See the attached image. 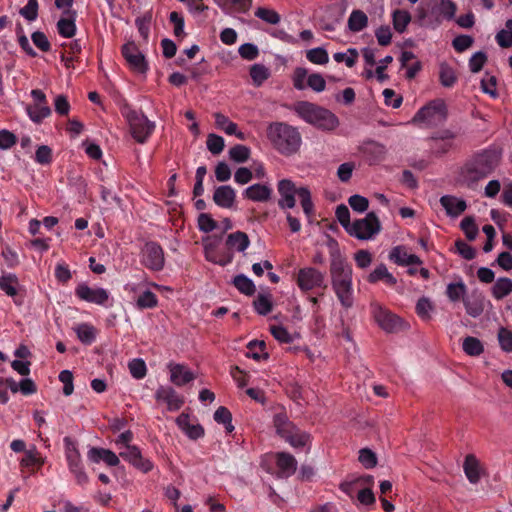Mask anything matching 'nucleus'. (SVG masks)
<instances>
[{
  "label": "nucleus",
  "instance_id": "12",
  "mask_svg": "<svg viewBox=\"0 0 512 512\" xmlns=\"http://www.w3.org/2000/svg\"><path fill=\"white\" fill-rule=\"evenodd\" d=\"M357 150L370 166L383 162L387 154L386 146L372 139L364 140L358 145Z\"/></svg>",
  "mask_w": 512,
  "mask_h": 512
},
{
  "label": "nucleus",
  "instance_id": "20",
  "mask_svg": "<svg viewBox=\"0 0 512 512\" xmlns=\"http://www.w3.org/2000/svg\"><path fill=\"white\" fill-rule=\"evenodd\" d=\"M87 457L94 463L103 461L111 467L117 466L120 463L119 456H117L113 451L105 448L92 447L88 451Z\"/></svg>",
  "mask_w": 512,
  "mask_h": 512
},
{
  "label": "nucleus",
  "instance_id": "47",
  "mask_svg": "<svg viewBox=\"0 0 512 512\" xmlns=\"http://www.w3.org/2000/svg\"><path fill=\"white\" fill-rule=\"evenodd\" d=\"M298 197L300 198L302 209L305 215L310 218L314 213V204L311 199V193L308 188H298Z\"/></svg>",
  "mask_w": 512,
  "mask_h": 512
},
{
  "label": "nucleus",
  "instance_id": "25",
  "mask_svg": "<svg viewBox=\"0 0 512 512\" xmlns=\"http://www.w3.org/2000/svg\"><path fill=\"white\" fill-rule=\"evenodd\" d=\"M272 189L265 184H253L243 191V197L255 202H266L271 198Z\"/></svg>",
  "mask_w": 512,
  "mask_h": 512
},
{
  "label": "nucleus",
  "instance_id": "21",
  "mask_svg": "<svg viewBox=\"0 0 512 512\" xmlns=\"http://www.w3.org/2000/svg\"><path fill=\"white\" fill-rule=\"evenodd\" d=\"M440 204L450 217H458L467 208V203L463 199H459L452 195H444L440 198Z\"/></svg>",
  "mask_w": 512,
  "mask_h": 512
},
{
  "label": "nucleus",
  "instance_id": "37",
  "mask_svg": "<svg viewBox=\"0 0 512 512\" xmlns=\"http://www.w3.org/2000/svg\"><path fill=\"white\" fill-rule=\"evenodd\" d=\"M247 353L246 356L248 358H252L256 361H260L261 359H268V353L264 352L266 349V343L263 340H252L247 345Z\"/></svg>",
  "mask_w": 512,
  "mask_h": 512
},
{
  "label": "nucleus",
  "instance_id": "57",
  "mask_svg": "<svg viewBox=\"0 0 512 512\" xmlns=\"http://www.w3.org/2000/svg\"><path fill=\"white\" fill-rule=\"evenodd\" d=\"M157 304V296L150 290L144 291L137 299V306L141 309L154 308Z\"/></svg>",
  "mask_w": 512,
  "mask_h": 512
},
{
  "label": "nucleus",
  "instance_id": "61",
  "mask_svg": "<svg viewBox=\"0 0 512 512\" xmlns=\"http://www.w3.org/2000/svg\"><path fill=\"white\" fill-rule=\"evenodd\" d=\"M358 459L366 469H371L377 464V457L375 453L368 448H363L359 451Z\"/></svg>",
  "mask_w": 512,
  "mask_h": 512
},
{
  "label": "nucleus",
  "instance_id": "24",
  "mask_svg": "<svg viewBox=\"0 0 512 512\" xmlns=\"http://www.w3.org/2000/svg\"><path fill=\"white\" fill-rule=\"evenodd\" d=\"M64 15L67 17H61L57 22V31L60 36L65 38H72L76 33L75 16L76 12L71 10H64Z\"/></svg>",
  "mask_w": 512,
  "mask_h": 512
},
{
  "label": "nucleus",
  "instance_id": "33",
  "mask_svg": "<svg viewBox=\"0 0 512 512\" xmlns=\"http://www.w3.org/2000/svg\"><path fill=\"white\" fill-rule=\"evenodd\" d=\"M347 24L350 31L360 32L368 26V17L362 10L355 9L351 12Z\"/></svg>",
  "mask_w": 512,
  "mask_h": 512
},
{
  "label": "nucleus",
  "instance_id": "41",
  "mask_svg": "<svg viewBox=\"0 0 512 512\" xmlns=\"http://www.w3.org/2000/svg\"><path fill=\"white\" fill-rule=\"evenodd\" d=\"M433 10L442 15L447 20H452L455 16L457 7L451 0H436Z\"/></svg>",
  "mask_w": 512,
  "mask_h": 512
},
{
  "label": "nucleus",
  "instance_id": "8",
  "mask_svg": "<svg viewBox=\"0 0 512 512\" xmlns=\"http://www.w3.org/2000/svg\"><path fill=\"white\" fill-rule=\"evenodd\" d=\"M380 229L378 217L374 212H369L364 218L355 220L348 233L358 239L366 240L379 233Z\"/></svg>",
  "mask_w": 512,
  "mask_h": 512
},
{
  "label": "nucleus",
  "instance_id": "40",
  "mask_svg": "<svg viewBox=\"0 0 512 512\" xmlns=\"http://www.w3.org/2000/svg\"><path fill=\"white\" fill-rule=\"evenodd\" d=\"M462 348L469 356H479L484 351L482 342L473 336H467L464 338Z\"/></svg>",
  "mask_w": 512,
  "mask_h": 512
},
{
  "label": "nucleus",
  "instance_id": "64",
  "mask_svg": "<svg viewBox=\"0 0 512 512\" xmlns=\"http://www.w3.org/2000/svg\"><path fill=\"white\" fill-rule=\"evenodd\" d=\"M307 86L315 92H322L326 88V81L319 73H312L307 78Z\"/></svg>",
  "mask_w": 512,
  "mask_h": 512
},
{
  "label": "nucleus",
  "instance_id": "17",
  "mask_svg": "<svg viewBox=\"0 0 512 512\" xmlns=\"http://www.w3.org/2000/svg\"><path fill=\"white\" fill-rule=\"evenodd\" d=\"M455 138V134L450 130H442L432 136L431 149L437 155H443L447 153L453 146L452 140Z\"/></svg>",
  "mask_w": 512,
  "mask_h": 512
},
{
  "label": "nucleus",
  "instance_id": "55",
  "mask_svg": "<svg viewBox=\"0 0 512 512\" xmlns=\"http://www.w3.org/2000/svg\"><path fill=\"white\" fill-rule=\"evenodd\" d=\"M38 0H28L27 4L19 10V14L27 21H35L38 17Z\"/></svg>",
  "mask_w": 512,
  "mask_h": 512
},
{
  "label": "nucleus",
  "instance_id": "13",
  "mask_svg": "<svg viewBox=\"0 0 512 512\" xmlns=\"http://www.w3.org/2000/svg\"><path fill=\"white\" fill-rule=\"evenodd\" d=\"M371 313L377 324L386 332L393 333L399 330L401 319L379 303H371Z\"/></svg>",
  "mask_w": 512,
  "mask_h": 512
},
{
  "label": "nucleus",
  "instance_id": "28",
  "mask_svg": "<svg viewBox=\"0 0 512 512\" xmlns=\"http://www.w3.org/2000/svg\"><path fill=\"white\" fill-rule=\"evenodd\" d=\"M293 109L299 117L313 124L317 117L319 106L308 101H298L294 104Z\"/></svg>",
  "mask_w": 512,
  "mask_h": 512
},
{
  "label": "nucleus",
  "instance_id": "15",
  "mask_svg": "<svg viewBox=\"0 0 512 512\" xmlns=\"http://www.w3.org/2000/svg\"><path fill=\"white\" fill-rule=\"evenodd\" d=\"M277 189L281 196L278 206L281 209L293 208L296 203L295 195H298V189L294 183L289 179H282L278 182Z\"/></svg>",
  "mask_w": 512,
  "mask_h": 512
},
{
  "label": "nucleus",
  "instance_id": "44",
  "mask_svg": "<svg viewBox=\"0 0 512 512\" xmlns=\"http://www.w3.org/2000/svg\"><path fill=\"white\" fill-rule=\"evenodd\" d=\"M214 420L219 424H223L227 433H231L234 430L232 414L226 407L220 406L217 408L214 412Z\"/></svg>",
  "mask_w": 512,
  "mask_h": 512
},
{
  "label": "nucleus",
  "instance_id": "50",
  "mask_svg": "<svg viewBox=\"0 0 512 512\" xmlns=\"http://www.w3.org/2000/svg\"><path fill=\"white\" fill-rule=\"evenodd\" d=\"M467 287L465 283L460 280L457 283H450L447 286L446 294L452 302L459 301L466 294Z\"/></svg>",
  "mask_w": 512,
  "mask_h": 512
},
{
  "label": "nucleus",
  "instance_id": "27",
  "mask_svg": "<svg viewBox=\"0 0 512 512\" xmlns=\"http://www.w3.org/2000/svg\"><path fill=\"white\" fill-rule=\"evenodd\" d=\"M170 379L177 386H183L195 379L193 372L181 364H170Z\"/></svg>",
  "mask_w": 512,
  "mask_h": 512
},
{
  "label": "nucleus",
  "instance_id": "54",
  "mask_svg": "<svg viewBox=\"0 0 512 512\" xmlns=\"http://www.w3.org/2000/svg\"><path fill=\"white\" fill-rule=\"evenodd\" d=\"M460 227L469 241L475 240L478 234V227L472 216H466L463 218L460 223Z\"/></svg>",
  "mask_w": 512,
  "mask_h": 512
},
{
  "label": "nucleus",
  "instance_id": "30",
  "mask_svg": "<svg viewBox=\"0 0 512 512\" xmlns=\"http://www.w3.org/2000/svg\"><path fill=\"white\" fill-rule=\"evenodd\" d=\"M313 124L326 130H332L338 126L339 122L337 117L331 111L319 107L317 117Z\"/></svg>",
  "mask_w": 512,
  "mask_h": 512
},
{
  "label": "nucleus",
  "instance_id": "51",
  "mask_svg": "<svg viewBox=\"0 0 512 512\" xmlns=\"http://www.w3.org/2000/svg\"><path fill=\"white\" fill-rule=\"evenodd\" d=\"M306 58L313 64L324 65L329 61L327 51L322 47L310 49L306 52Z\"/></svg>",
  "mask_w": 512,
  "mask_h": 512
},
{
  "label": "nucleus",
  "instance_id": "1",
  "mask_svg": "<svg viewBox=\"0 0 512 512\" xmlns=\"http://www.w3.org/2000/svg\"><path fill=\"white\" fill-rule=\"evenodd\" d=\"M502 149L491 145L476 152L463 166L461 175L468 186L490 176L500 165Z\"/></svg>",
  "mask_w": 512,
  "mask_h": 512
},
{
  "label": "nucleus",
  "instance_id": "35",
  "mask_svg": "<svg viewBox=\"0 0 512 512\" xmlns=\"http://www.w3.org/2000/svg\"><path fill=\"white\" fill-rule=\"evenodd\" d=\"M26 112L34 123H41L45 118L51 115L52 111L49 105L31 104L27 105Z\"/></svg>",
  "mask_w": 512,
  "mask_h": 512
},
{
  "label": "nucleus",
  "instance_id": "36",
  "mask_svg": "<svg viewBox=\"0 0 512 512\" xmlns=\"http://www.w3.org/2000/svg\"><path fill=\"white\" fill-rule=\"evenodd\" d=\"M512 292V280L501 277L496 280L492 287V295L495 299L501 300Z\"/></svg>",
  "mask_w": 512,
  "mask_h": 512
},
{
  "label": "nucleus",
  "instance_id": "14",
  "mask_svg": "<svg viewBox=\"0 0 512 512\" xmlns=\"http://www.w3.org/2000/svg\"><path fill=\"white\" fill-rule=\"evenodd\" d=\"M75 295L82 301L107 307L110 299L108 290L101 287H90L86 283H80L75 288Z\"/></svg>",
  "mask_w": 512,
  "mask_h": 512
},
{
  "label": "nucleus",
  "instance_id": "39",
  "mask_svg": "<svg viewBox=\"0 0 512 512\" xmlns=\"http://www.w3.org/2000/svg\"><path fill=\"white\" fill-rule=\"evenodd\" d=\"M18 278L15 274L8 273L0 277V289L8 296L14 297L17 295Z\"/></svg>",
  "mask_w": 512,
  "mask_h": 512
},
{
  "label": "nucleus",
  "instance_id": "62",
  "mask_svg": "<svg viewBox=\"0 0 512 512\" xmlns=\"http://www.w3.org/2000/svg\"><path fill=\"white\" fill-rule=\"evenodd\" d=\"M335 215L339 223L348 232L352 224L350 223V211L344 204L337 206Z\"/></svg>",
  "mask_w": 512,
  "mask_h": 512
},
{
  "label": "nucleus",
  "instance_id": "26",
  "mask_svg": "<svg viewBox=\"0 0 512 512\" xmlns=\"http://www.w3.org/2000/svg\"><path fill=\"white\" fill-rule=\"evenodd\" d=\"M464 473L472 484H477L481 479L480 462L474 454H468L463 464Z\"/></svg>",
  "mask_w": 512,
  "mask_h": 512
},
{
  "label": "nucleus",
  "instance_id": "6",
  "mask_svg": "<svg viewBox=\"0 0 512 512\" xmlns=\"http://www.w3.org/2000/svg\"><path fill=\"white\" fill-rule=\"evenodd\" d=\"M63 441L68 468L74 475L77 484L83 486L88 483L89 478L84 470L77 443L70 437H65Z\"/></svg>",
  "mask_w": 512,
  "mask_h": 512
},
{
  "label": "nucleus",
  "instance_id": "59",
  "mask_svg": "<svg viewBox=\"0 0 512 512\" xmlns=\"http://www.w3.org/2000/svg\"><path fill=\"white\" fill-rule=\"evenodd\" d=\"M270 332L273 335V337L278 340L280 343H292L293 337L288 332V330L281 326V325H272L270 326Z\"/></svg>",
  "mask_w": 512,
  "mask_h": 512
},
{
  "label": "nucleus",
  "instance_id": "60",
  "mask_svg": "<svg viewBox=\"0 0 512 512\" xmlns=\"http://www.w3.org/2000/svg\"><path fill=\"white\" fill-rule=\"evenodd\" d=\"M498 341L503 351L512 352V331L501 327L498 331Z\"/></svg>",
  "mask_w": 512,
  "mask_h": 512
},
{
  "label": "nucleus",
  "instance_id": "46",
  "mask_svg": "<svg viewBox=\"0 0 512 512\" xmlns=\"http://www.w3.org/2000/svg\"><path fill=\"white\" fill-rule=\"evenodd\" d=\"M250 76L255 86H261L270 76L269 69L262 64H254L250 68Z\"/></svg>",
  "mask_w": 512,
  "mask_h": 512
},
{
  "label": "nucleus",
  "instance_id": "9",
  "mask_svg": "<svg viewBox=\"0 0 512 512\" xmlns=\"http://www.w3.org/2000/svg\"><path fill=\"white\" fill-rule=\"evenodd\" d=\"M296 283L303 293H308L314 289L325 290V275L314 267H304L299 269L296 276Z\"/></svg>",
  "mask_w": 512,
  "mask_h": 512
},
{
  "label": "nucleus",
  "instance_id": "52",
  "mask_svg": "<svg viewBox=\"0 0 512 512\" xmlns=\"http://www.w3.org/2000/svg\"><path fill=\"white\" fill-rule=\"evenodd\" d=\"M229 156L230 159L236 163H244L249 159L250 148L245 145L237 144L229 150Z\"/></svg>",
  "mask_w": 512,
  "mask_h": 512
},
{
  "label": "nucleus",
  "instance_id": "34",
  "mask_svg": "<svg viewBox=\"0 0 512 512\" xmlns=\"http://www.w3.org/2000/svg\"><path fill=\"white\" fill-rule=\"evenodd\" d=\"M78 339L85 345H91L97 336V329L89 323H81L75 327Z\"/></svg>",
  "mask_w": 512,
  "mask_h": 512
},
{
  "label": "nucleus",
  "instance_id": "2",
  "mask_svg": "<svg viewBox=\"0 0 512 512\" xmlns=\"http://www.w3.org/2000/svg\"><path fill=\"white\" fill-rule=\"evenodd\" d=\"M266 135L272 147L283 156L297 153L302 143L298 129L286 122L270 123Z\"/></svg>",
  "mask_w": 512,
  "mask_h": 512
},
{
  "label": "nucleus",
  "instance_id": "10",
  "mask_svg": "<svg viewBox=\"0 0 512 512\" xmlns=\"http://www.w3.org/2000/svg\"><path fill=\"white\" fill-rule=\"evenodd\" d=\"M141 264L147 269L159 272L164 268V251L160 244L155 241H148L141 250Z\"/></svg>",
  "mask_w": 512,
  "mask_h": 512
},
{
  "label": "nucleus",
  "instance_id": "58",
  "mask_svg": "<svg viewBox=\"0 0 512 512\" xmlns=\"http://www.w3.org/2000/svg\"><path fill=\"white\" fill-rule=\"evenodd\" d=\"M206 144L208 150L214 155L220 154L225 146L223 137L216 134H209Z\"/></svg>",
  "mask_w": 512,
  "mask_h": 512
},
{
  "label": "nucleus",
  "instance_id": "11",
  "mask_svg": "<svg viewBox=\"0 0 512 512\" xmlns=\"http://www.w3.org/2000/svg\"><path fill=\"white\" fill-rule=\"evenodd\" d=\"M121 54L134 73L144 75L149 70L148 62L135 42L131 41L124 44L121 48Z\"/></svg>",
  "mask_w": 512,
  "mask_h": 512
},
{
  "label": "nucleus",
  "instance_id": "18",
  "mask_svg": "<svg viewBox=\"0 0 512 512\" xmlns=\"http://www.w3.org/2000/svg\"><path fill=\"white\" fill-rule=\"evenodd\" d=\"M275 458L278 468V477L288 478L296 472L297 461L292 454L288 452H278Z\"/></svg>",
  "mask_w": 512,
  "mask_h": 512
},
{
  "label": "nucleus",
  "instance_id": "22",
  "mask_svg": "<svg viewBox=\"0 0 512 512\" xmlns=\"http://www.w3.org/2000/svg\"><path fill=\"white\" fill-rule=\"evenodd\" d=\"M389 259L400 266L420 265L421 259L415 254H409L403 246L394 247L389 254Z\"/></svg>",
  "mask_w": 512,
  "mask_h": 512
},
{
  "label": "nucleus",
  "instance_id": "3",
  "mask_svg": "<svg viewBox=\"0 0 512 512\" xmlns=\"http://www.w3.org/2000/svg\"><path fill=\"white\" fill-rule=\"evenodd\" d=\"M272 425L276 435L289 443L293 448L301 449L310 446L312 441L311 434L301 430L290 420L284 406H279L275 409L272 416Z\"/></svg>",
  "mask_w": 512,
  "mask_h": 512
},
{
  "label": "nucleus",
  "instance_id": "42",
  "mask_svg": "<svg viewBox=\"0 0 512 512\" xmlns=\"http://www.w3.org/2000/svg\"><path fill=\"white\" fill-rule=\"evenodd\" d=\"M253 306L259 315H267L273 309V303L270 295L258 294L253 301Z\"/></svg>",
  "mask_w": 512,
  "mask_h": 512
},
{
  "label": "nucleus",
  "instance_id": "4",
  "mask_svg": "<svg viewBox=\"0 0 512 512\" xmlns=\"http://www.w3.org/2000/svg\"><path fill=\"white\" fill-rule=\"evenodd\" d=\"M122 114L129 125L132 137L140 144L146 143L155 129V123L144 113L134 109L128 108Z\"/></svg>",
  "mask_w": 512,
  "mask_h": 512
},
{
  "label": "nucleus",
  "instance_id": "63",
  "mask_svg": "<svg viewBox=\"0 0 512 512\" xmlns=\"http://www.w3.org/2000/svg\"><path fill=\"white\" fill-rule=\"evenodd\" d=\"M54 274H55V278L60 283H63V284L68 283L72 278V274L69 269V266L63 261L57 263V265L55 267Z\"/></svg>",
  "mask_w": 512,
  "mask_h": 512
},
{
  "label": "nucleus",
  "instance_id": "29",
  "mask_svg": "<svg viewBox=\"0 0 512 512\" xmlns=\"http://www.w3.org/2000/svg\"><path fill=\"white\" fill-rule=\"evenodd\" d=\"M214 118L217 128L223 130L228 135H235L240 140L245 139V134L237 131V124L232 122L227 116L222 113H215Z\"/></svg>",
  "mask_w": 512,
  "mask_h": 512
},
{
  "label": "nucleus",
  "instance_id": "56",
  "mask_svg": "<svg viewBox=\"0 0 512 512\" xmlns=\"http://www.w3.org/2000/svg\"><path fill=\"white\" fill-rule=\"evenodd\" d=\"M255 16L260 18L261 20H263L269 24H273V25L278 24L281 19L280 15L275 10L264 8V7H259L255 11Z\"/></svg>",
  "mask_w": 512,
  "mask_h": 512
},
{
  "label": "nucleus",
  "instance_id": "23",
  "mask_svg": "<svg viewBox=\"0 0 512 512\" xmlns=\"http://www.w3.org/2000/svg\"><path fill=\"white\" fill-rule=\"evenodd\" d=\"M334 293L337 296L340 304L344 308H350L353 306L354 297H353V283L349 282H339L335 284H331Z\"/></svg>",
  "mask_w": 512,
  "mask_h": 512
},
{
  "label": "nucleus",
  "instance_id": "5",
  "mask_svg": "<svg viewBox=\"0 0 512 512\" xmlns=\"http://www.w3.org/2000/svg\"><path fill=\"white\" fill-rule=\"evenodd\" d=\"M328 246L330 248L331 284L352 281V266L340 253L336 240L330 238Z\"/></svg>",
  "mask_w": 512,
  "mask_h": 512
},
{
  "label": "nucleus",
  "instance_id": "49",
  "mask_svg": "<svg viewBox=\"0 0 512 512\" xmlns=\"http://www.w3.org/2000/svg\"><path fill=\"white\" fill-rule=\"evenodd\" d=\"M252 5V0H223V9L230 12L246 13Z\"/></svg>",
  "mask_w": 512,
  "mask_h": 512
},
{
  "label": "nucleus",
  "instance_id": "32",
  "mask_svg": "<svg viewBox=\"0 0 512 512\" xmlns=\"http://www.w3.org/2000/svg\"><path fill=\"white\" fill-rule=\"evenodd\" d=\"M368 281L370 283H376L378 281H383L389 286H393L396 284V278L388 271L387 267L384 264H380L375 268L373 272L368 276Z\"/></svg>",
  "mask_w": 512,
  "mask_h": 512
},
{
  "label": "nucleus",
  "instance_id": "31",
  "mask_svg": "<svg viewBox=\"0 0 512 512\" xmlns=\"http://www.w3.org/2000/svg\"><path fill=\"white\" fill-rule=\"evenodd\" d=\"M250 244L246 233L237 231L228 235L226 246L228 249H236L238 252H244Z\"/></svg>",
  "mask_w": 512,
  "mask_h": 512
},
{
  "label": "nucleus",
  "instance_id": "48",
  "mask_svg": "<svg viewBox=\"0 0 512 512\" xmlns=\"http://www.w3.org/2000/svg\"><path fill=\"white\" fill-rule=\"evenodd\" d=\"M498 45L502 48H509L512 46V19L505 23V29H502L496 34L495 37Z\"/></svg>",
  "mask_w": 512,
  "mask_h": 512
},
{
  "label": "nucleus",
  "instance_id": "16",
  "mask_svg": "<svg viewBox=\"0 0 512 512\" xmlns=\"http://www.w3.org/2000/svg\"><path fill=\"white\" fill-rule=\"evenodd\" d=\"M157 401H163L167 404L168 410H179L184 404V399L172 387L161 386L155 393Z\"/></svg>",
  "mask_w": 512,
  "mask_h": 512
},
{
  "label": "nucleus",
  "instance_id": "53",
  "mask_svg": "<svg viewBox=\"0 0 512 512\" xmlns=\"http://www.w3.org/2000/svg\"><path fill=\"white\" fill-rule=\"evenodd\" d=\"M128 368L132 377L135 379H143L146 376V363L141 358L132 359L128 364Z\"/></svg>",
  "mask_w": 512,
  "mask_h": 512
},
{
  "label": "nucleus",
  "instance_id": "43",
  "mask_svg": "<svg viewBox=\"0 0 512 512\" xmlns=\"http://www.w3.org/2000/svg\"><path fill=\"white\" fill-rule=\"evenodd\" d=\"M440 83L447 88L453 87L457 81L454 69L446 63L440 65L439 71Z\"/></svg>",
  "mask_w": 512,
  "mask_h": 512
},
{
  "label": "nucleus",
  "instance_id": "45",
  "mask_svg": "<svg viewBox=\"0 0 512 512\" xmlns=\"http://www.w3.org/2000/svg\"><path fill=\"white\" fill-rule=\"evenodd\" d=\"M411 21V15L406 10H395L393 13V27L398 33H403Z\"/></svg>",
  "mask_w": 512,
  "mask_h": 512
},
{
  "label": "nucleus",
  "instance_id": "38",
  "mask_svg": "<svg viewBox=\"0 0 512 512\" xmlns=\"http://www.w3.org/2000/svg\"><path fill=\"white\" fill-rule=\"evenodd\" d=\"M233 285L239 292L247 296H252L256 291L254 282L244 274L235 276Z\"/></svg>",
  "mask_w": 512,
  "mask_h": 512
},
{
  "label": "nucleus",
  "instance_id": "7",
  "mask_svg": "<svg viewBox=\"0 0 512 512\" xmlns=\"http://www.w3.org/2000/svg\"><path fill=\"white\" fill-rule=\"evenodd\" d=\"M447 117V107L442 99H435L420 108L414 115V123H425L434 125L442 122Z\"/></svg>",
  "mask_w": 512,
  "mask_h": 512
},
{
  "label": "nucleus",
  "instance_id": "19",
  "mask_svg": "<svg viewBox=\"0 0 512 512\" xmlns=\"http://www.w3.org/2000/svg\"><path fill=\"white\" fill-rule=\"evenodd\" d=\"M236 191L230 185H222L214 190L213 201L221 207L229 209L234 205Z\"/></svg>",
  "mask_w": 512,
  "mask_h": 512
}]
</instances>
